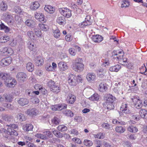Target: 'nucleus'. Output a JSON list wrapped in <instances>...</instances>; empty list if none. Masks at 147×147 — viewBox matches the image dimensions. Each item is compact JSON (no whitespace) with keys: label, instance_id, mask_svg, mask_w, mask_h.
<instances>
[{"label":"nucleus","instance_id":"nucleus-24","mask_svg":"<svg viewBox=\"0 0 147 147\" xmlns=\"http://www.w3.org/2000/svg\"><path fill=\"white\" fill-rule=\"evenodd\" d=\"M26 69L29 72H32L34 69V66L33 63L31 62L27 63L26 65Z\"/></svg>","mask_w":147,"mask_h":147},{"label":"nucleus","instance_id":"nucleus-16","mask_svg":"<svg viewBox=\"0 0 147 147\" xmlns=\"http://www.w3.org/2000/svg\"><path fill=\"white\" fill-rule=\"evenodd\" d=\"M5 20L10 25H13L14 24V20L11 15L7 14L5 15Z\"/></svg>","mask_w":147,"mask_h":147},{"label":"nucleus","instance_id":"nucleus-18","mask_svg":"<svg viewBox=\"0 0 147 147\" xmlns=\"http://www.w3.org/2000/svg\"><path fill=\"white\" fill-rule=\"evenodd\" d=\"M35 63L38 66H41L44 63V60L42 58L39 56L35 58Z\"/></svg>","mask_w":147,"mask_h":147},{"label":"nucleus","instance_id":"nucleus-29","mask_svg":"<svg viewBox=\"0 0 147 147\" xmlns=\"http://www.w3.org/2000/svg\"><path fill=\"white\" fill-rule=\"evenodd\" d=\"M33 128V125L31 124H27L23 126V129L26 131H29L32 129Z\"/></svg>","mask_w":147,"mask_h":147},{"label":"nucleus","instance_id":"nucleus-43","mask_svg":"<svg viewBox=\"0 0 147 147\" xmlns=\"http://www.w3.org/2000/svg\"><path fill=\"white\" fill-rule=\"evenodd\" d=\"M84 144L85 146L88 147L91 146L93 144L92 141L88 140H85L84 141Z\"/></svg>","mask_w":147,"mask_h":147},{"label":"nucleus","instance_id":"nucleus-15","mask_svg":"<svg viewBox=\"0 0 147 147\" xmlns=\"http://www.w3.org/2000/svg\"><path fill=\"white\" fill-rule=\"evenodd\" d=\"M124 55V53L122 51H119V50L114 51L113 53V55L116 56V57L118 59L123 58Z\"/></svg>","mask_w":147,"mask_h":147},{"label":"nucleus","instance_id":"nucleus-47","mask_svg":"<svg viewBox=\"0 0 147 147\" xmlns=\"http://www.w3.org/2000/svg\"><path fill=\"white\" fill-rule=\"evenodd\" d=\"M11 116L8 115H5L2 116V119L3 120L6 121H9L11 120Z\"/></svg>","mask_w":147,"mask_h":147},{"label":"nucleus","instance_id":"nucleus-42","mask_svg":"<svg viewBox=\"0 0 147 147\" xmlns=\"http://www.w3.org/2000/svg\"><path fill=\"white\" fill-rule=\"evenodd\" d=\"M43 133L44 136L46 137L47 140L48 139V137H52L53 136V135L51 132L48 130H47L46 131L43 132Z\"/></svg>","mask_w":147,"mask_h":147},{"label":"nucleus","instance_id":"nucleus-17","mask_svg":"<svg viewBox=\"0 0 147 147\" xmlns=\"http://www.w3.org/2000/svg\"><path fill=\"white\" fill-rule=\"evenodd\" d=\"M92 39L94 42L98 43L102 41L103 40V37L99 35H96L92 36Z\"/></svg>","mask_w":147,"mask_h":147},{"label":"nucleus","instance_id":"nucleus-34","mask_svg":"<svg viewBox=\"0 0 147 147\" xmlns=\"http://www.w3.org/2000/svg\"><path fill=\"white\" fill-rule=\"evenodd\" d=\"M115 130L117 132L121 134L125 131V127L117 126L115 128Z\"/></svg>","mask_w":147,"mask_h":147},{"label":"nucleus","instance_id":"nucleus-62","mask_svg":"<svg viewBox=\"0 0 147 147\" xmlns=\"http://www.w3.org/2000/svg\"><path fill=\"white\" fill-rule=\"evenodd\" d=\"M72 140L74 142L78 144H81L82 143L81 140L78 138H73Z\"/></svg>","mask_w":147,"mask_h":147},{"label":"nucleus","instance_id":"nucleus-64","mask_svg":"<svg viewBox=\"0 0 147 147\" xmlns=\"http://www.w3.org/2000/svg\"><path fill=\"white\" fill-rule=\"evenodd\" d=\"M31 101L32 103L34 104H37L39 102V99L35 97H34L31 98Z\"/></svg>","mask_w":147,"mask_h":147},{"label":"nucleus","instance_id":"nucleus-8","mask_svg":"<svg viewBox=\"0 0 147 147\" xmlns=\"http://www.w3.org/2000/svg\"><path fill=\"white\" fill-rule=\"evenodd\" d=\"M34 17L40 22H45L46 21L43 14L39 12H36L35 13Z\"/></svg>","mask_w":147,"mask_h":147},{"label":"nucleus","instance_id":"nucleus-60","mask_svg":"<svg viewBox=\"0 0 147 147\" xmlns=\"http://www.w3.org/2000/svg\"><path fill=\"white\" fill-rule=\"evenodd\" d=\"M60 122L59 119L57 117H54V118L52 120V123L53 124L58 125L59 124Z\"/></svg>","mask_w":147,"mask_h":147},{"label":"nucleus","instance_id":"nucleus-28","mask_svg":"<svg viewBox=\"0 0 147 147\" xmlns=\"http://www.w3.org/2000/svg\"><path fill=\"white\" fill-rule=\"evenodd\" d=\"M86 79L88 81L94 80L96 78L95 75L93 73H89L86 76Z\"/></svg>","mask_w":147,"mask_h":147},{"label":"nucleus","instance_id":"nucleus-4","mask_svg":"<svg viewBox=\"0 0 147 147\" xmlns=\"http://www.w3.org/2000/svg\"><path fill=\"white\" fill-rule=\"evenodd\" d=\"M59 10L62 15L67 18L70 17L71 16V11L68 9L61 8L59 9Z\"/></svg>","mask_w":147,"mask_h":147},{"label":"nucleus","instance_id":"nucleus-1","mask_svg":"<svg viewBox=\"0 0 147 147\" xmlns=\"http://www.w3.org/2000/svg\"><path fill=\"white\" fill-rule=\"evenodd\" d=\"M106 101L103 103V107L110 110L114 108V101L116 100L115 98L112 94H109L106 97Z\"/></svg>","mask_w":147,"mask_h":147},{"label":"nucleus","instance_id":"nucleus-55","mask_svg":"<svg viewBox=\"0 0 147 147\" xmlns=\"http://www.w3.org/2000/svg\"><path fill=\"white\" fill-rule=\"evenodd\" d=\"M25 24L29 26H32L34 24V22L32 20H28L25 22Z\"/></svg>","mask_w":147,"mask_h":147},{"label":"nucleus","instance_id":"nucleus-46","mask_svg":"<svg viewBox=\"0 0 147 147\" xmlns=\"http://www.w3.org/2000/svg\"><path fill=\"white\" fill-rule=\"evenodd\" d=\"M7 8V6L6 3L4 1H2L0 4V9L3 11L6 10Z\"/></svg>","mask_w":147,"mask_h":147},{"label":"nucleus","instance_id":"nucleus-32","mask_svg":"<svg viewBox=\"0 0 147 147\" xmlns=\"http://www.w3.org/2000/svg\"><path fill=\"white\" fill-rule=\"evenodd\" d=\"M106 72V69L102 68L100 69L97 71L98 75L100 77H102L105 76Z\"/></svg>","mask_w":147,"mask_h":147},{"label":"nucleus","instance_id":"nucleus-61","mask_svg":"<svg viewBox=\"0 0 147 147\" xmlns=\"http://www.w3.org/2000/svg\"><path fill=\"white\" fill-rule=\"evenodd\" d=\"M34 32L35 34L38 37H40L42 35V34L41 32L37 29H34Z\"/></svg>","mask_w":147,"mask_h":147},{"label":"nucleus","instance_id":"nucleus-31","mask_svg":"<svg viewBox=\"0 0 147 147\" xmlns=\"http://www.w3.org/2000/svg\"><path fill=\"white\" fill-rule=\"evenodd\" d=\"M121 65H117L111 66L109 68V70L111 71L117 72L121 68Z\"/></svg>","mask_w":147,"mask_h":147},{"label":"nucleus","instance_id":"nucleus-51","mask_svg":"<svg viewBox=\"0 0 147 147\" xmlns=\"http://www.w3.org/2000/svg\"><path fill=\"white\" fill-rule=\"evenodd\" d=\"M18 125L17 124H11L9 125H7L6 126V128L7 129L10 128L11 129H16L17 128Z\"/></svg>","mask_w":147,"mask_h":147},{"label":"nucleus","instance_id":"nucleus-7","mask_svg":"<svg viewBox=\"0 0 147 147\" xmlns=\"http://www.w3.org/2000/svg\"><path fill=\"white\" fill-rule=\"evenodd\" d=\"M120 112L122 114L129 113V109L128 104L126 102L123 103L120 107Z\"/></svg>","mask_w":147,"mask_h":147},{"label":"nucleus","instance_id":"nucleus-19","mask_svg":"<svg viewBox=\"0 0 147 147\" xmlns=\"http://www.w3.org/2000/svg\"><path fill=\"white\" fill-rule=\"evenodd\" d=\"M56 22L60 25H63L66 23V20L65 17L62 16H58Z\"/></svg>","mask_w":147,"mask_h":147},{"label":"nucleus","instance_id":"nucleus-56","mask_svg":"<svg viewBox=\"0 0 147 147\" xmlns=\"http://www.w3.org/2000/svg\"><path fill=\"white\" fill-rule=\"evenodd\" d=\"M27 34L28 36L31 39L34 40L35 36L33 32L32 31H29L27 32Z\"/></svg>","mask_w":147,"mask_h":147},{"label":"nucleus","instance_id":"nucleus-27","mask_svg":"<svg viewBox=\"0 0 147 147\" xmlns=\"http://www.w3.org/2000/svg\"><path fill=\"white\" fill-rule=\"evenodd\" d=\"M140 117L145 119H147V111L144 109H141L139 111Z\"/></svg>","mask_w":147,"mask_h":147},{"label":"nucleus","instance_id":"nucleus-48","mask_svg":"<svg viewBox=\"0 0 147 147\" xmlns=\"http://www.w3.org/2000/svg\"><path fill=\"white\" fill-rule=\"evenodd\" d=\"M35 136L37 138H40L42 140H47L46 137L44 136V134L37 133L35 135Z\"/></svg>","mask_w":147,"mask_h":147},{"label":"nucleus","instance_id":"nucleus-2","mask_svg":"<svg viewBox=\"0 0 147 147\" xmlns=\"http://www.w3.org/2000/svg\"><path fill=\"white\" fill-rule=\"evenodd\" d=\"M131 99L136 108L139 109L141 107L142 105V102L138 96H134Z\"/></svg>","mask_w":147,"mask_h":147},{"label":"nucleus","instance_id":"nucleus-44","mask_svg":"<svg viewBox=\"0 0 147 147\" xmlns=\"http://www.w3.org/2000/svg\"><path fill=\"white\" fill-rule=\"evenodd\" d=\"M4 97L5 99V101L7 102H11L13 99L12 96L10 94L5 95Z\"/></svg>","mask_w":147,"mask_h":147},{"label":"nucleus","instance_id":"nucleus-11","mask_svg":"<svg viewBox=\"0 0 147 147\" xmlns=\"http://www.w3.org/2000/svg\"><path fill=\"white\" fill-rule=\"evenodd\" d=\"M16 78L20 82H24L27 78V75L26 74L23 72L18 73L17 75Z\"/></svg>","mask_w":147,"mask_h":147},{"label":"nucleus","instance_id":"nucleus-53","mask_svg":"<svg viewBox=\"0 0 147 147\" xmlns=\"http://www.w3.org/2000/svg\"><path fill=\"white\" fill-rule=\"evenodd\" d=\"M64 113L65 115L68 117H72L74 115V113L69 110L65 111Z\"/></svg>","mask_w":147,"mask_h":147},{"label":"nucleus","instance_id":"nucleus-26","mask_svg":"<svg viewBox=\"0 0 147 147\" xmlns=\"http://www.w3.org/2000/svg\"><path fill=\"white\" fill-rule=\"evenodd\" d=\"M18 103L21 105L24 106L28 103V100L26 98H21L18 101Z\"/></svg>","mask_w":147,"mask_h":147},{"label":"nucleus","instance_id":"nucleus-49","mask_svg":"<svg viewBox=\"0 0 147 147\" xmlns=\"http://www.w3.org/2000/svg\"><path fill=\"white\" fill-rule=\"evenodd\" d=\"M102 61L103 62L102 65L103 66L107 67L110 64L108 59L106 58L105 59H103Z\"/></svg>","mask_w":147,"mask_h":147},{"label":"nucleus","instance_id":"nucleus-20","mask_svg":"<svg viewBox=\"0 0 147 147\" xmlns=\"http://www.w3.org/2000/svg\"><path fill=\"white\" fill-rule=\"evenodd\" d=\"M108 89L107 85L106 83H100L98 89L100 92H104L106 91Z\"/></svg>","mask_w":147,"mask_h":147},{"label":"nucleus","instance_id":"nucleus-23","mask_svg":"<svg viewBox=\"0 0 147 147\" xmlns=\"http://www.w3.org/2000/svg\"><path fill=\"white\" fill-rule=\"evenodd\" d=\"M40 6V4L38 1H34L31 5L30 9L32 10H36L38 9Z\"/></svg>","mask_w":147,"mask_h":147},{"label":"nucleus","instance_id":"nucleus-41","mask_svg":"<svg viewBox=\"0 0 147 147\" xmlns=\"http://www.w3.org/2000/svg\"><path fill=\"white\" fill-rule=\"evenodd\" d=\"M130 5L129 2L128 0H123L122 2L121 7H126L129 6Z\"/></svg>","mask_w":147,"mask_h":147},{"label":"nucleus","instance_id":"nucleus-39","mask_svg":"<svg viewBox=\"0 0 147 147\" xmlns=\"http://www.w3.org/2000/svg\"><path fill=\"white\" fill-rule=\"evenodd\" d=\"M52 131L53 134L56 137L60 138L63 137L62 134L58 131L53 129Z\"/></svg>","mask_w":147,"mask_h":147},{"label":"nucleus","instance_id":"nucleus-30","mask_svg":"<svg viewBox=\"0 0 147 147\" xmlns=\"http://www.w3.org/2000/svg\"><path fill=\"white\" fill-rule=\"evenodd\" d=\"M100 98V96L97 93H94L90 97L89 99L92 101H98Z\"/></svg>","mask_w":147,"mask_h":147},{"label":"nucleus","instance_id":"nucleus-10","mask_svg":"<svg viewBox=\"0 0 147 147\" xmlns=\"http://www.w3.org/2000/svg\"><path fill=\"white\" fill-rule=\"evenodd\" d=\"M67 107V105L65 104L61 105H53L51 107V109L53 111H56L58 110H61L63 109H64Z\"/></svg>","mask_w":147,"mask_h":147},{"label":"nucleus","instance_id":"nucleus-52","mask_svg":"<svg viewBox=\"0 0 147 147\" xmlns=\"http://www.w3.org/2000/svg\"><path fill=\"white\" fill-rule=\"evenodd\" d=\"M94 137L95 138L99 139H103L104 137V135L102 133L100 132L96 134H94Z\"/></svg>","mask_w":147,"mask_h":147},{"label":"nucleus","instance_id":"nucleus-9","mask_svg":"<svg viewBox=\"0 0 147 147\" xmlns=\"http://www.w3.org/2000/svg\"><path fill=\"white\" fill-rule=\"evenodd\" d=\"M92 23V22L90 20V16H87L85 18L84 21L80 23L79 26L81 28H83L86 26L90 25Z\"/></svg>","mask_w":147,"mask_h":147},{"label":"nucleus","instance_id":"nucleus-36","mask_svg":"<svg viewBox=\"0 0 147 147\" xmlns=\"http://www.w3.org/2000/svg\"><path fill=\"white\" fill-rule=\"evenodd\" d=\"M9 37L7 36H4L1 37L0 38V42L3 43H5L9 40Z\"/></svg>","mask_w":147,"mask_h":147},{"label":"nucleus","instance_id":"nucleus-58","mask_svg":"<svg viewBox=\"0 0 147 147\" xmlns=\"http://www.w3.org/2000/svg\"><path fill=\"white\" fill-rule=\"evenodd\" d=\"M54 37L56 38H58L60 35V32L59 30L58 29L55 30L53 32Z\"/></svg>","mask_w":147,"mask_h":147},{"label":"nucleus","instance_id":"nucleus-57","mask_svg":"<svg viewBox=\"0 0 147 147\" xmlns=\"http://www.w3.org/2000/svg\"><path fill=\"white\" fill-rule=\"evenodd\" d=\"M45 69L48 71H54L51 65L50 64H47L45 66Z\"/></svg>","mask_w":147,"mask_h":147},{"label":"nucleus","instance_id":"nucleus-21","mask_svg":"<svg viewBox=\"0 0 147 147\" xmlns=\"http://www.w3.org/2000/svg\"><path fill=\"white\" fill-rule=\"evenodd\" d=\"M76 97L73 95L70 94L68 95L67 98V101L70 104H73L75 101Z\"/></svg>","mask_w":147,"mask_h":147},{"label":"nucleus","instance_id":"nucleus-45","mask_svg":"<svg viewBox=\"0 0 147 147\" xmlns=\"http://www.w3.org/2000/svg\"><path fill=\"white\" fill-rule=\"evenodd\" d=\"M58 129L61 131H66L67 129V127L66 126L61 125H59L57 127Z\"/></svg>","mask_w":147,"mask_h":147},{"label":"nucleus","instance_id":"nucleus-12","mask_svg":"<svg viewBox=\"0 0 147 147\" xmlns=\"http://www.w3.org/2000/svg\"><path fill=\"white\" fill-rule=\"evenodd\" d=\"M38 111L36 109L33 108L28 109L26 113L32 117L36 116L38 113Z\"/></svg>","mask_w":147,"mask_h":147},{"label":"nucleus","instance_id":"nucleus-33","mask_svg":"<svg viewBox=\"0 0 147 147\" xmlns=\"http://www.w3.org/2000/svg\"><path fill=\"white\" fill-rule=\"evenodd\" d=\"M76 77L72 74H70L68 77V83L76 82Z\"/></svg>","mask_w":147,"mask_h":147},{"label":"nucleus","instance_id":"nucleus-38","mask_svg":"<svg viewBox=\"0 0 147 147\" xmlns=\"http://www.w3.org/2000/svg\"><path fill=\"white\" fill-rule=\"evenodd\" d=\"M128 130L131 132L135 133L138 131V128L136 127L130 125L127 128Z\"/></svg>","mask_w":147,"mask_h":147},{"label":"nucleus","instance_id":"nucleus-50","mask_svg":"<svg viewBox=\"0 0 147 147\" xmlns=\"http://www.w3.org/2000/svg\"><path fill=\"white\" fill-rule=\"evenodd\" d=\"M17 118L19 119L20 121H22L25 120L26 118L23 114L19 113L17 115Z\"/></svg>","mask_w":147,"mask_h":147},{"label":"nucleus","instance_id":"nucleus-6","mask_svg":"<svg viewBox=\"0 0 147 147\" xmlns=\"http://www.w3.org/2000/svg\"><path fill=\"white\" fill-rule=\"evenodd\" d=\"M11 58L8 57L2 59L0 61V64L3 67H5L10 65L11 62Z\"/></svg>","mask_w":147,"mask_h":147},{"label":"nucleus","instance_id":"nucleus-14","mask_svg":"<svg viewBox=\"0 0 147 147\" xmlns=\"http://www.w3.org/2000/svg\"><path fill=\"white\" fill-rule=\"evenodd\" d=\"M3 131L6 134L11 136L14 135L17 136L18 135L17 132L13 129L9 128L6 129H3Z\"/></svg>","mask_w":147,"mask_h":147},{"label":"nucleus","instance_id":"nucleus-63","mask_svg":"<svg viewBox=\"0 0 147 147\" xmlns=\"http://www.w3.org/2000/svg\"><path fill=\"white\" fill-rule=\"evenodd\" d=\"M102 127L103 128L109 129L111 128L110 125L106 123H104L102 125Z\"/></svg>","mask_w":147,"mask_h":147},{"label":"nucleus","instance_id":"nucleus-3","mask_svg":"<svg viewBox=\"0 0 147 147\" xmlns=\"http://www.w3.org/2000/svg\"><path fill=\"white\" fill-rule=\"evenodd\" d=\"M1 78L6 80L5 82L8 83H16V81L15 79L11 77L10 75L9 74L3 73Z\"/></svg>","mask_w":147,"mask_h":147},{"label":"nucleus","instance_id":"nucleus-35","mask_svg":"<svg viewBox=\"0 0 147 147\" xmlns=\"http://www.w3.org/2000/svg\"><path fill=\"white\" fill-rule=\"evenodd\" d=\"M29 49L31 51L35 52L37 49L36 45L33 42L30 43L28 46Z\"/></svg>","mask_w":147,"mask_h":147},{"label":"nucleus","instance_id":"nucleus-5","mask_svg":"<svg viewBox=\"0 0 147 147\" xmlns=\"http://www.w3.org/2000/svg\"><path fill=\"white\" fill-rule=\"evenodd\" d=\"M84 65L80 62H76L73 64V68L76 71L79 72L83 70Z\"/></svg>","mask_w":147,"mask_h":147},{"label":"nucleus","instance_id":"nucleus-54","mask_svg":"<svg viewBox=\"0 0 147 147\" xmlns=\"http://www.w3.org/2000/svg\"><path fill=\"white\" fill-rule=\"evenodd\" d=\"M112 123L114 124H120L122 125H125L126 124L125 123L124 121H119L117 119H113L112 121Z\"/></svg>","mask_w":147,"mask_h":147},{"label":"nucleus","instance_id":"nucleus-59","mask_svg":"<svg viewBox=\"0 0 147 147\" xmlns=\"http://www.w3.org/2000/svg\"><path fill=\"white\" fill-rule=\"evenodd\" d=\"M15 11L16 13L20 14H23V13L22 12V9H21V8L19 6L16 7Z\"/></svg>","mask_w":147,"mask_h":147},{"label":"nucleus","instance_id":"nucleus-13","mask_svg":"<svg viewBox=\"0 0 147 147\" xmlns=\"http://www.w3.org/2000/svg\"><path fill=\"white\" fill-rule=\"evenodd\" d=\"M58 68L60 71H64L68 68L67 64L66 62L60 61L58 64Z\"/></svg>","mask_w":147,"mask_h":147},{"label":"nucleus","instance_id":"nucleus-22","mask_svg":"<svg viewBox=\"0 0 147 147\" xmlns=\"http://www.w3.org/2000/svg\"><path fill=\"white\" fill-rule=\"evenodd\" d=\"M51 90L53 92L56 93H58L60 91L59 86L58 85H56V83H54L53 85L50 86Z\"/></svg>","mask_w":147,"mask_h":147},{"label":"nucleus","instance_id":"nucleus-37","mask_svg":"<svg viewBox=\"0 0 147 147\" xmlns=\"http://www.w3.org/2000/svg\"><path fill=\"white\" fill-rule=\"evenodd\" d=\"M1 29L4 30L5 33H8L10 31V28L7 26H5L3 23H1L0 24Z\"/></svg>","mask_w":147,"mask_h":147},{"label":"nucleus","instance_id":"nucleus-40","mask_svg":"<svg viewBox=\"0 0 147 147\" xmlns=\"http://www.w3.org/2000/svg\"><path fill=\"white\" fill-rule=\"evenodd\" d=\"M39 27L42 30L47 31L48 29V27L47 25L42 24H40L38 25Z\"/></svg>","mask_w":147,"mask_h":147},{"label":"nucleus","instance_id":"nucleus-25","mask_svg":"<svg viewBox=\"0 0 147 147\" xmlns=\"http://www.w3.org/2000/svg\"><path fill=\"white\" fill-rule=\"evenodd\" d=\"M44 9L46 11L50 13H53L55 11L54 8L50 5H45Z\"/></svg>","mask_w":147,"mask_h":147}]
</instances>
